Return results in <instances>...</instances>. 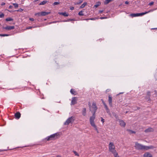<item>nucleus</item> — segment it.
<instances>
[{
  "mask_svg": "<svg viewBox=\"0 0 157 157\" xmlns=\"http://www.w3.org/2000/svg\"><path fill=\"white\" fill-rule=\"evenodd\" d=\"M0 36H9V35L7 34H0Z\"/></svg>",
  "mask_w": 157,
  "mask_h": 157,
  "instance_id": "obj_28",
  "label": "nucleus"
},
{
  "mask_svg": "<svg viewBox=\"0 0 157 157\" xmlns=\"http://www.w3.org/2000/svg\"><path fill=\"white\" fill-rule=\"evenodd\" d=\"M60 2H55L53 3V5L55 6L59 4Z\"/></svg>",
  "mask_w": 157,
  "mask_h": 157,
  "instance_id": "obj_27",
  "label": "nucleus"
},
{
  "mask_svg": "<svg viewBox=\"0 0 157 157\" xmlns=\"http://www.w3.org/2000/svg\"><path fill=\"white\" fill-rule=\"evenodd\" d=\"M147 95L149 96H150V92H148L147 94Z\"/></svg>",
  "mask_w": 157,
  "mask_h": 157,
  "instance_id": "obj_37",
  "label": "nucleus"
},
{
  "mask_svg": "<svg viewBox=\"0 0 157 157\" xmlns=\"http://www.w3.org/2000/svg\"><path fill=\"white\" fill-rule=\"evenodd\" d=\"M59 14L60 15H62L65 17H67L68 16V13H67L66 12H59Z\"/></svg>",
  "mask_w": 157,
  "mask_h": 157,
  "instance_id": "obj_16",
  "label": "nucleus"
},
{
  "mask_svg": "<svg viewBox=\"0 0 157 157\" xmlns=\"http://www.w3.org/2000/svg\"><path fill=\"white\" fill-rule=\"evenodd\" d=\"M101 4V2H96V4L94 5V7L95 8H97L98 6H100Z\"/></svg>",
  "mask_w": 157,
  "mask_h": 157,
  "instance_id": "obj_18",
  "label": "nucleus"
},
{
  "mask_svg": "<svg viewBox=\"0 0 157 157\" xmlns=\"http://www.w3.org/2000/svg\"><path fill=\"white\" fill-rule=\"evenodd\" d=\"M73 152L74 153L75 155L77 156H79L78 154L76 151H74Z\"/></svg>",
  "mask_w": 157,
  "mask_h": 157,
  "instance_id": "obj_26",
  "label": "nucleus"
},
{
  "mask_svg": "<svg viewBox=\"0 0 157 157\" xmlns=\"http://www.w3.org/2000/svg\"><path fill=\"white\" fill-rule=\"evenodd\" d=\"M150 12V11H149L148 12H146L144 13H132L130 15V16L132 17H135L141 16L144 14H145Z\"/></svg>",
  "mask_w": 157,
  "mask_h": 157,
  "instance_id": "obj_5",
  "label": "nucleus"
},
{
  "mask_svg": "<svg viewBox=\"0 0 157 157\" xmlns=\"http://www.w3.org/2000/svg\"><path fill=\"white\" fill-rule=\"evenodd\" d=\"M154 131V129L153 128L151 127H149L147 129H146L145 131L144 132H153Z\"/></svg>",
  "mask_w": 157,
  "mask_h": 157,
  "instance_id": "obj_10",
  "label": "nucleus"
},
{
  "mask_svg": "<svg viewBox=\"0 0 157 157\" xmlns=\"http://www.w3.org/2000/svg\"><path fill=\"white\" fill-rule=\"evenodd\" d=\"M51 12H42L40 13V15L42 16H44L47 15L48 14L50 13Z\"/></svg>",
  "mask_w": 157,
  "mask_h": 157,
  "instance_id": "obj_13",
  "label": "nucleus"
},
{
  "mask_svg": "<svg viewBox=\"0 0 157 157\" xmlns=\"http://www.w3.org/2000/svg\"><path fill=\"white\" fill-rule=\"evenodd\" d=\"M103 12V11L102 10H100L99 11V13H102Z\"/></svg>",
  "mask_w": 157,
  "mask_h": 157,
  "instance_id": "obj_45",
  "label": "nucleus"
},
{
  "mask_svg": "<svg viewBox=\"0 0 157 157\" xmlns=\"http://www.w3.org/2000/svg\"><path fill=\"white\" fill-rule=\"evenodd\" d=\"M83 12L82 11H81L79 12L78 14L80 16H83Z\"/></svg>",
  "mask_w": 157,
  "mask_h": 157,
  "instance_id": "obj_23",
  "label": "nucleus"
},
{
  "mask_svg": "<svg viewBox=\"0 0 157 157\" xmlns=\"http://www.w3.org/2000/svg\"><path fill=\"white\" fill-rule=\"evenodd\" d=\"M23 10V9H22L21 8H20L18 10H15V11H17V12H18V11L21 12V11H22Z\"/></svg>",
  "mask_w": 157,
  "mask_h": 157,
  "instance_id": "obj_32",
  "label": "nucleus"
},
{
  "mask_svg": "<svg viewBox=\"0 0 157 157\" xmlns=\"http://www.w3.org/2000/svg\"><path fill=\"white\" fill-rule=\"evenodd\" d=\"M13 6L11 5H10L9 7V9H11L13 8Z\"/></svg>",
  "mask_w": 157,
  "mask_h": 157,
  "instance_id": "obj_40",
  "label": "nucleus"
},
{
  "mask_svg": "<svg viewBox=\"0 0 157 157\" xmlns=\"http://www.w3.org/2000/svg\"><path fill=\"white\" fill-rule=\"evenodd\" d=\"M4 16V14L2 13H0V18H3Z\"/></svg>",
  "mask_w": 157,
  "mask_h": 157,
  "instance_id": "obj_25",
  "label": "nucleus"
},
{
  "mask_svg": "<svg viewBox=\"0 0 157 157\" xmlns=\"http://www.w3.org/2000/svg\"><path fill=\"white\" fill-rule=\"evenodd\" d=\"M138 109H140V107H138Z\"/></svg>",
  "mask_w": 157,
  "mask_h": 157,
  "instance_id": "obj_49",
  "label": "nucleus"
},
{
  "mask_svg": "<svg viewBox=\"0 0 157 157\" xmlns=\"http://www.w3.org/2000/svg\"><path fill=\"white\" fill-rule=\"evenodd\" d=\"M125 4H128L129 3V2L128 1H126L125 2Z\"/></svg>",
  "mask_w": 157,
  "mask_h": 157,
  "instance_id": "obj_44",
  "label": "nucleus"
},
{
  "mask_svg": "<svg viewBox=\"0 0 157 157\" xmlns=\"http://www.w3.org/2000/svg\"><path fill=\"white\" fill-rule=\"evenodd\" d=\"M13 4L15 8H17L18 7V4L17 3H13Z\"/></svg>",
  "mask_w": 157,
  "mask_h": 157,
  "instance_id": "obj_22",
  "label": "nucleus"
},
{
  "mask_svg": "<svg viewBox=\"0 0 157 157\" xmlns=\"http://www.w3.org/2000/svg\"><path fill=\"white\" fill-rule=\"evenodd\" d=\"M21 115V113L20 112H17L15 114V117L16 119H18L20 117Z\"/></svg>",
  "mask_w": 157,
  "mask_h": 157,
  "instance_id": "obj_11",
  "label": "nucleus"
},
{
  "mask_svg": "<svg viewBox=\"0 0 157 157\" xmlns=\"http://www.w3.org/2000/svg\"><path fill=\"white\" fill-rule=\"evenodd\" d=\"M104 4L105 5H106L108 4V0H105L104 2Z\"/></svg>",
  "mask_w": 157,
  "mask_h": 157,
  "instance_id": "obj_35",
  "label": "nucleus"
},
{
  "mask_svg": "<svg viewBox=\"0 0 157 157\" xmlns=\"http://www.w3.org/2000/svg\"><path fill=\"white\" fill-rule=\"evenodd\" d=\"M143 157H152V156L149 152H146L143 155Z\"/></svg>",
  "mask_w": 157,
  "mask_h": 157,
  "instance_id": "obj_9",
  "label": "nucleus"
},
{
  "mask_svg": "<svg viewBox=\"0 0 157 157\" xmlns=\"http://www.w3.org/2000/svg\"><path fill=\"white\" fill-rule=\"evenodd\" d=\"M134 147L136 149L139 150H148L149 149H152L155 148V147L153 146H146L141 144L137 142H135Z\"/></svg>",
  "mask_w": 157,
  "mask_h": 157,
  "instance_id": "obj_2",
  "label": "nucleus"
},
{
  "mask_svg": "<svg viewBox=\"0 0 157 157\" xmlns=\"http://www.w3.org/2000/svg\"><path fill=\"white\" fill-rule=\"evenodd\" d=\"M101 100L102 101V102L103 104L104 105H105V108L106 109H107V106L106 105L105 103V102L102 99H101Z\"/></svg>",
  "mask_w": 157,
  "mask_h": 157,
  "instance_id": "obj_24",
  "label": "nucleus"
},
{
  "mask_svg": "<svg viewBox=\"0 0 157 157\" xmlns=\"http://www.w3.org/2000/svg\"><path fill=\"white\" fill-rule=\"evenodd\" d=\"M120 125L123 127H125L126 125L125 123L123 120H119Z\"/></svg>",
  "mask_w": 157,
  "mask_h": 157,
  "instance_id": "obj_12",
  "label": "nucleus"
},
{
  "mask_svg": "<svg viewBox=\"0 0 157 157\" xmlns=\"http://www.w3.org/2000/svg\"><path fill=\"white\" fill-rule=\"evenodd\" d=\"M47 2V1H44L41 2L40 4H39V5H44Z\"/></svg>",
  "mask_w": 157,
  "mask_h": 157,
  "instance_id": "obj_19",
  "label": "nucleus"
},
{
  "mask_svg": "<svg viewBox=\"0 0 157 157\" xmlns=\"http://www.w3.org/2000/svg\"><path fill=\"white\" fill-rule=\"evenodd\" d=\"M8 11L9 12H13V11L12 10H8Z\"/></svg>",
  "mask_w": 157,
  "mask_h": 157,
  "instance_id": "obj_48",
  "label": "nucleus"
},
{
  "mask_svg": "<svg viewBox=\"0 0 157 157\" xmlns=\"http://www.w3.org/2000/svg\"><path fill=\"white\" fill-rule=\"evenodd\" d=\"M77 98L75 97H74L72 98V99L71 100V105H74L75 104H76L77 103Z\"/></svg>",
  "mask_w": 157,
  "mask_h": 157,
  "instance_id": "obj_8",
  "label": "nucleus"
},
{
  "mask_svg": "<svg viewBox=\"0 0 157 157\" xmlns=\"http://www.w3.org/2000/svg\"><path fill=\"white\" fill-rule=\"evenodd\" d=\"M70 9L71 10H73L74 9V7H70Z\"/></svg>",
  "mask_w": 157,
  "mask_h": 157,
  "instance_id": "obj_43",
  "label": "nucleus"
},
{
  "mask_svg": "<svg viewBox=\"0 0 157 157\" xmlns=\"http://www.w3.org/2000/svg\"><path fill=\"white\" fill-rule=\"evenodd\" d=\"M56 157H61V156L60 155H56Z\"/></svg>",
  "mask_w": 157,
  "mask_h": 157,
  "instance_id": "obj_46",
  "label": "nucleus"
},
{
  "mask_svg": "<svg viewBox=\"0 0 157 157\" xmlns=\"http://www.w3.org/2000/svg\"><path fill=\"white\" fill-rule=\"evenodd\" d=\"M70 92L71 93L73 94H74L75 95H76L77 94V93L76 91H75V90L73 89H71L70 90Z\"/></svg>",
  "mask_w": 157,
  "mask_h": 157,
  "instance_id": "obj_17",
  "label": "nucleus"
},
{
  "mask_svg": "<svg viewBox=\"0 0 157 157\" xmlns=\"http://www.w3.org/2000/svg\"><path fill=\"white\" fill-rule=\"evenodd\" d=\"M109 102L110 106H112V98L111 97L109 96Z\"/></svg>",
  "mask_w": 157,
  "mask_h": 157,
  "instance_id": "obj_15",
  "label": "nucleus"
},
{
  "mask_svg": "<svg viewBox=\"0 0 157 157\" xmlns=\"http://www.w3.org/2000/svg\"><path fill=\"white\" fill-rule=\"evenodd\" d=\"M87 5V3L85 2H84L83 4H82L80 6V8H83L85 6Z\"/></svg>",
  "mask_w": 157,
  "mask_h": 157,
  "instance_id": "obj_20",
  "label": "nucleus"
},
{
  "mask_svg": "<svg viewBox=\"0 0 157 157\" xmlns=\"http://www.w3.org/2000/svg\"><path fill=\"white\" fill-rule=\"evenodd\" d=\"M154 4V2H150V3H149L148 4V5L150 6H152V5H153Z\"/></svg>",
  "mask_w": 157,
  "mask_h": 157,
  "instance_id": "obj_33",
  "label": "nucleus"
},
{
  "mask_svg": "<svg viewBox=\"0 0 157 157\" xmlns=\"http://www.w3.org/2000/svg\"><path fill=\"white\" fill-rule=\"evenodd\" d=\"M71 20V21H73V19H71V20Z\"/></svg>",
  "mask_w": 157,
  "mask_h": 157,
  "instance_id": "obj_50",
  "label": "nucleus"
},
{
  "mask_svg": "<svg viewBox=\"0 0 157 157\" xmlns=\"http://www.w3.org/2000/svg\"><path fill=\"white\" fill-rule=\"evenodd\" d=\"M59 134L58 133H55L47 137L44 139V140L46 141L54 140L58 138V136H59Z\"/></svg>",
  "mask_w": 157,
  "mask_h": 157,
  "instance_id": "obj_4",
  "label": "nucleus"
},
{
  "mask_svg": "<svg viewBox=\"0 0 157 157\" xmlns=\"http://www.w3.org/2000/svg\"><path fill=\"white\" fill-rule=\"evenodd\" d=\"M5 4V2H3L1 3L2 6H4Z\"/></svg>",
  "mask_w": 157,
  "mask_h": 157,
  "instance_id": "obj_42",
  "label": "nucleus"
},
{
  "mask_svg": "<svg viewBox=\"0 0 157 157\" xmlns=\"http://www.w3.org/2000/svg\"><path fill=\"white\" fill-rule=\"evenodd\" d=\"M74 120L75 119H74V117H71L69 118L66 120V121L64 122V124L65 125H68L70 123H72Z\"/></svg>",
  "mask_w": 157,
  "mask_h": 157,
  "instance_id": "obj_6",
  "label": "nucleus"
},
{
  "mask_svg": "<svg viewBox=\"0 0 157 157\" xmlns=\"http://www.w3.org/2000/svg\"><path fill=\"white\" fill-rule=\"evenodd\" d=\"M14 26H7L6 27H3V29H6L7 30H10L11 29H14Z\"/></svg>",
  "mask_w": 157,
  "mask_h": 157,
  "instance_id": "obj_7",
  "label": "nucleus"
},
{
  "mask_svg": "<svg viewBox=\"0 0 157 157\" xmlns=\"http://www.w3.org/2000/svg\"><path fill=\"white\" fill-rule=\"evenodd\" d=\"M113 0H109V3L113 1Z\"/></svg>",
  "mask_w": 157,
  "mask_h": 157,
  "instance_id": "obj_47",
  "label": "nucleus"
},
{
  "mask_svg": "<svg viewBox=\"0 0 157 157\" xmlns=\"http://www.w3.org/2000/svg\"><path fill=\"white\" fill-rule=\"evenodd\" d=\"M82 115L85 116L86 115V108H83L82 110Z\"/></svg>",
  "mask_w": 157,
  "mask_h": 157,
  "instance_id": "obj_14",
  "label": "nucleus"
},
{
  "mask_svg": "<svg viewBox=\"0 0 157 157\" xmlns=\"http://www.w3.org/2000/svg\"><path fill=\"white\" fill-rule=\"evenodd\" d=\"M34 28V27L33 26H30L29 27H27L26 29H31L32 28Z\"/></svg>",
  "mask_w": 157,
  "mask_h": 157,
  "instance_id": "obj_29",
  "label": "nucleus"
},
{
  "mask_svg": "<svg viewBox=\"0 0 157 157\" xmlns=\"http://www.w3.org/2000/svg\"><path fill=\"white\" fill-rule=\"evenodd\" d=\"M35 16L38 15V16H40V13H36L35 14Z\"/></svg>",
  "mask_w": 157,
  "mask_h": 157,
  "instance_id": "obj_30",
  "label": "nucleus"
},
{
  "mask_svg": "<svg viewBox=\"0 0 157 157\" xmlns=\"http://www.w3.org/2000/svg\"><path fill=\"white\" fill-rule=\"evenodd\" d=\"M101 121L103 123V122L104 121V120L103 118L102 117H101Z\"/></svg>",
  "mask_w": 157,
  "mask_h": 157,
  "instance_id": "obj_39",
  "label": "nucleus"
},
{
  "mask_svg": "<svg viewBox=\"0 0 157 157\" xmlns=\"http://www.w3.org/2000/svg\"><path fill=\"white\" fill-rule=\"evenodd\" d=\"M92 108L93 110L91 111L92 113H93V115L90 117V123L91 125L94 128L95 130L98 133L99 132L98 129L97 127L95 124L94 122V120L95 118V113L98 109L96 103L94 102L92 103Z\"/></svg>",
  "mask_w": 157,
  "mask_h": 157,
  "instance_id": "obj_1",
  "label": "nucleus"
},
{
  "mask_svg": "<svg viewBox=\"0 0 157 157\" xmlns=\"http://www.w3.org/2000/svg\"><path fill=\"white\" fill-rule=\"evenodd\" d=\"M6 21H13V19L11 17H8L6 18Z\"/></svg>",
  "mask_w": 157,
  "mask_h": 157,
  "instance_id": "obj_21",
  "label": "nucleus"
},
{
  "mask_svg": "<svg viewBox=\"0 0 157 157\" xmlns=\"http://www.w3.org/2000/svg\"><path fill=\"white\" fill-rule=\"evenodd\" d=\"M83 0H80L79 1V2L77 3V4H80L81 3H82L83 2Z\"/></svg>",
  "mask_w": 157,
  "mask_h": 157,
  "instance_id": "obj_31",
  "label": "nucleus"
},
{
  "mask_svg": "<svg viewBox=\"0 0 157 157\" xmlns=\"http://www.w3.org/2000/svg\"><path fill=\"white\" fill-rule=\"evenodd\" d=\"M109 151L111 152L115 157H119L118 153L115 149V146L113 142H110L109 144Z\"/></svg>",
  "mask_w": 157,
  "mask_h": 157,
  "instance_id": "obj_3",
  "label": "nucleus"
},
{
  "mask_svg": "<svg viewBox=\"0 0 157 157\" xmlns=\"http://www.w3.org/2000/svg\"><path fill=\"white\" fill-rule=\"evenodd\" d=\"M95 20V19L94 18H91L87 19H86V20Z\"/></svg>",
  "mask_w": 157,
  "mask_h": 157,
  "instance_id": "obj_36",
  "label": "nucleus"
},
{
  "mask_svg": "<svg viewBox=\"0 0 157 157\" xmlns=\"http://www.w3.org/2000/svg\"><path fill=\"white\" fill-rule=\"evenodd\" d=\"M29 20L31 21H33L34 20V19L33 18H30Z\"/></svg>",
  "mask_w": 157,
  "mask_h": 157,
  "instance_id": "obj_41",
  "label": "nucleus"
},
{
  "mask_svg": "<svg viewBox=\"0 0 157 157\" xmlns=\"http://www.w3.org/2000/svg\"><path fill=\"white\" fill-rule=\"evenodd\" d=\"M128 131H129L131 133H135L136 132L134 131L131 130H128Z\"/></svg>",
  "mask_w": 157,
  "mask_h": 157,
  "instance_id": "obj_34",
  "label": "nucleus"
},
{
  "mask_svg": "<svg viewBox=\"0 0 157 157\" xmlns=\"http://www.w3.org/2000/svg\"><path fill=\"white\" fill-rule=\"evenodd\" d=\"M107 18V17H100V19H105V18Z\"/></svg>",
  "mask_w": 157,
  "mask_h": 157,
  "instance_id": "obj_38",
  "label": "nucleus"
}]
</instances>
